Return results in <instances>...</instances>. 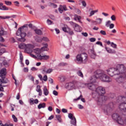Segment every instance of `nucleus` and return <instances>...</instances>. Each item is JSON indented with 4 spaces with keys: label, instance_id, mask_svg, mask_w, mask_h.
Wrapping results in <instances>:
<instances>
[{
    "label": "nucleus",
    "instance_id": "6",
    "mask_svg": "<svg viewBox=\"0 0 126 126\" xmlns=\"http://www.w3.org/2000/svg\"><path fill=\"white\" fill-rule=\"evenodd\" d=\"M116 69L121 75H126V67L124 64L118 65Z\"/></svg>",
    "mask_w": 126,
    "mask_h": 126
},
{
    "label": "nucleus",
    "instance_id": "13",
    "mask_svg": "<svg viewBox=\"0 0 126 126\" xmlns=\"http://www.w3.org/2000/svg\"><path fill=\"white\" fill-rule=\"evenodd\" d=\"M88 62V56L85 53H82V63H86Z\"/></svg>",
    "mask_w": 126,
    "mask_h": 126
},
{
    "label": "nucleus",
    "instance_id": "39",
    "mask_svg": "<svg viewBox=\"0 0 126 126\" xmlns=\"http://www.w3.org/2000/svg\"><path fill=\"white\" fill-rule=\"evenodd\" d=\"M49 6H52L54 8H57L58 5L52 2H49Z\"/></svg>",
    "mask_w": 126,
    "mask_h": 126
},
{
    "label": "nucleus",
    "instance_id": "37",
    "mask_svg": "<svg viewBox=\"0 0 126 126\" xmlns=\"http://www.w3.org/2000/svg\"><path fill=\"white\" fill-rule=\"evenodd\" d=\"M0 9L1 10H8V8L5 5H2V6H0Z\"/></svg>",
    "mask_w": 126,
    "mask_h": 126
},
{
    "label": "nucleus",
    "instance_id": "25",
    "mask_svg": "<svg viewBox=\"0 0 126 126\" xmlns=\"http://www.w3.org/2000/svg\"><path fill=\"white\" fill-rule=\"evenodd\" d=\"M36 91L37 92H38L39 96H42V90H41V87L40 86V85L37 86Z\"/></svg>",
    "mask_w": 126,
    "mask_h": 126
},
{
    "label": "nucleus",
    "instance_id": "33",
    "mask_svg": "<svg viewBox=\"0 0 126 126\" xmlns=\"http://www.w3.org/2000/svg\"><path fill=\"white\" fill-rule=\"evenodd\" d=\"M72 121H71V125H73V126H76V119L75 118V117H73V119H71Z\"/></svg>",
    "mask_w": 126,
    "mask_h": 126
},
{
    "label": "nucleus",
    "instance_id": "4",
    "mask_svg": "<svg viewBox=\"0 0 126 126\" xmlns=\"http://www.w3.org/2000/svg\"><path fill=\"white\" fill-rule=\"evenodd\" d=\"M113 120L114 121H116L119 125H125L126 124V121H124L125 118L123 117H121L120 115H119L118 113H114L112 116Z\"/></svg>",
    "mask_w": 126,
    "mask_h": 126
},
{
    "label": "nucleus",
    "instance_id": "17",
    "mask_svg": "<svg viewBox=\"0 0 126 126\" xmlns=\"http://www.w3.org/2000/svg\"><path fill=\"white\" fill-rule=\"evenodd\" d=\"M6 75V68H3L0 71V77L3 78Z\"/></svg>",
    "mask_w": 126,
    "mask_h": 126
},
{
    "label": "nucleus",
    "instance_id": "62",
    "mask_svg": "<svg viewBox=\"0 0 126 126\" xmlns=\"http://www.w3.org/2000/svg\"><path fill=\"white\" fill-rule=\"evenodd\" d=\"M91 53L92 55H96V53L94 51V49H92L91 50Z\"/></svg>",
    "mask_w": 126,
    "mask_h": 126
},
{
    "label": "nucleus",
    "instance_id": "54",
    "mask_svg": "<svg viewBox=\"0 0 126 126\" xmlns=\"http://www.w3.org/2000/svg\"><path fill=\"white\" fill-rule=\"evenodd\" d=\"M51 72H53V69L49 68L47 70L46 74L47 73H51Z\"/></svg>",
    "mask_w": 126,
    "mask_h": 126
},
{
    "label": "nucleus",
    "instance_id": "15",
    "mask_svg": "<svg viewBox=\"0 0 126 126\" xmlns=\"http://www.w3.org/2000/svg\"><path fill=\"white\" fill-rule=\"evenodd\" d=\"M37 59L40 60V61H42V60H44V61H47V60H49L50 59V56L49 55H43L41 56V55H37Z\"/></svg>",
    "mask_w": 126,
    "mask_h": 126
},
{
    "label": "nucleus",
    "instance_id": "3",
    "mask_svg": "<svg viewBox=\"0 0 126 126\" xmlns=\"http://www.w3.org/2000/svg\"><path fill=\"white\" fill-rule=\"evenodd\" d=\"M126 92L125 93V96H119L117 101L120 103L119 105V109L122 112H126Z\"/></svg>",
    "mask_w": 126,
    "mask_h": 126
},
{
    "label": "nucleus",
    "instance_id": "36",
    "mask_svg": "<svg viewBox=\"0 0 126 126\" xmlns=\"http://www.w3.org/2000/svg\"><path fill=\"white\" fill-rule=\"evenodd\" d=\"M96 24H101L102 23V21H103V19L98 18L96 19Z\"/></svg>",
    "mask_w": 126,
    "mask_h": 126
},
{
    "label": "nucleus",
    "instance_id": "40",
    "mask_svg": "<svg viewBox=\"0 0 126 126\" xmlns=\"http://www.w3.org/2000/svg\"><path fill=\"white\" fill-rule=\"evenodd\" d=\"M77 74L78 75V76H80V77H82L83 78L84 76H83V73H82V72L81 71L79 70L77 72Z\"/></svg>",
    "mask_w": 126,
    "mask_h": 126
},
{
    "label": "nucleus",
    "instance_id": "21",
    "mask_svg": "<svg viewBox=\"0 0 126 126\" xmlns=\"http://www.w3.org/2000/svg\"><path fill=\"white\" fill-rule=\"evenodd\" d=\"M74 20H75V21H77L78 20L79 23H82V22H81V16H78L76 14L74 15Z\"/></svg>",
    "mask_w": 126,
    "mask_h": 126
},
{
    "label": "nucleus",
    "instance_id": "30",
    "mask_svg": "<svg viewBox=\"0 0 126 126\" xmlns=\"http://www.w3.org/2000/svg\"><path fill=\"white\" fill-rule=\"evenodd\" d=\"M41 70H42L41 72L42 74H47V67L43 66L42 69Z\"/></svg>",
    "mask_w": 126,
    "mask_h": 126
},
{
    "label": "nucleus",
    "instance_id": "9",
    "mask_svg": "<svg viewBox=\"0 0 126 126\" xmlns=\"http://www.w3.org/2000/svg\"><path fill=\"white\" fill-rule=\"evenodd\" d=\"M104 109H103L104 113H108V112H110L112 110V108L114 107V104L113 102H111L107 106H103Z\"/></svg>",
    "mask_w": 126,
    "mask_h": 126
},
{
    "label": "nucleus",
    "instance_id": "55",
    "mask_svg": "<svg viewBox=\"0 0 126 126\" xmlns=\"http://www.w3.org/2000/svg\"><path fill=\"white\" fill-rule=\"evenodd\" d=\"M111 19L112 20V21H115L116 20V16L114 15L111 16Z\"/></svg>",
    "mask_w": 126,
    "mask_h": 126
},
{
    "label": "nucleus",
    "instance_id": "14",
    "mask_svg": "<svg viewBox=\"0 0 126 126\" xmlns=\"http://www.w3.org/2000/svg\"><path fill=\"white\" fill-rule=\"evenodd\" d=\"M21 38L16 37V39L19 41V42H24L25 41H26V39H25V37H26V33L25 32H21Z\"/></svg>",
    "mask_w": 126,
    "mask_h": 126
},
{
    "label": "nucleus",
    "instance_id": "63",
    "mask_svg": "<svg viewBox=\"0 0 126 126\" xmlns=\"http://www.w3.org/2000/svg\"><path fill=\"white\" fill-rule=\"evenodd\" d=\"M47 24H48V25H51L52 24V23H53V22H52V21L47 19Z\"/></svg>",
    "mask_w": 126,
    "mask_h": 126
},
{
    "label": "nucleus",
    "instance_id": "58",
    "mask_svg": "<svg viewBox=\"0 0 126 126\" xmlns=\"http://www.w3.org/2000/svg\"><path fill=\"white\" fill-rule=\"evenodd\" d=\"M90 42H95V41H96V38L94 37H92L90 38Z\"/></svg>",
    "mask_w": 126,
    "mask_h": 126
},
{
    "label": "nucleus",
    "instance_id": "2",
    "mask_svg": "<svg viewBox=\"0 0 126 126\" xmlns=\"http://www.w3.org/2000/svg\"><path fill=\"white\" fill-rule=\"evenodd\" d=\"M93 78H95V79L99 78L103 82H111L112 81V79L108 76L104 71L101 70H97L94 72V75L92 77L91 80H93Z\"/></svg>",
    "mask_w": 126,
    "mask_h": 126
},
{
    "label": "nucleus",
    "instance_id": "8",
    "mask_svg": "<svg viewBox=\"0 0 126 126\" xmlns=\"http://www.w3.org/2000/svg\"><path fill=\"white\" fill-rule=\"evenodd\" d=\"M69 23L73 28L74 31H76V32H81L82 29L80 27V26L78 25V24L72 21L69 22Z\"/></svg>",
    "mask_w": 126,
    "mask_h": 126
},
{
    "label": "nucleus",
    "instance_id": "29",
    "mask_svg": "<svg viewBox=\"0 0 126 126\" xmlns=\"http://www.w3.org/2000/svg\"><path fill=\"white\" fill-rule=\"evenodd\" d=\"M44 94L45 96H48L49 95V91L47 88V87H44L43 89Z\"/></svg>",
    "mask_w": 126,
    "mask_h": 126
},
{
    "label": "nucleus",
    "instance_id": "32",
    "mask_svg": "<svg viewBox=\"0 0 126 126\" xmlns=\"http://www.w3.org/2000/svg\"><path fill=\"white\" fill-rule=\"evenodd\" d=\"M42 108H46V103H40L38 105V109H42Z\"/></svg>",
    "mask_w": 126,
    "mask_h": 126
},
{
    "label": "nucleus",
    "instance_id": "64",
    "mask_svg": "<svg viewBox=\"0 0 126 126\" xmlns=\"http://www.w3.org/2000/svg\"><path fill=\"white\" fill-rule=\"evenodd\" d=\"M55 30L56 32V33L60 34V33L61 32L60 31V30H59L58 29L56 28V29H55Z\"/></svg>",
    "mask_w": 126,
    "mask_h": 126
},
{
    "label": "nucleus",
    "instance_id": "56",
    "mask_svg": "<svg viewBox=\"0 0 126 126\" xmlns=\"http://www.w3.org/2000/svg\"><path fill=\"white\" fill-rule=\"evenodd\" d=\"M5 3L6 5H11V2L9 1H5Z\"/></svg>",
    "mask_w": 126,
    "mask_h": 126
},
{
    "label": "nucleus",
    "instance_id": "41",
    "mask_svg": "<svg viewBox=\"0 0 126 126\" xmlns=\"http://www.w3.org/2000/svg\"><path fill=\"white\" fill-rule=\"evenodd\" d=\"M20 59L21 60V63L23 64V66H24V64L22 63V61H23V55H22V53H20Z\"/></svg>",
    "mask_w": 126,
    "mask_h": 126
},
{
    "label": "nucleus",
    "instance_id": "10",
    "mask_svg": "<svg viewBox=\"0 0 126 126\" xmlns=\"http://www.w3.org/2000/svg\"><path fill=\"white\" fill-rule=\"evenodd\" d=\"M33 49H34V45L32 44H27L25 49V52L28 54H31V53L33 52L32 50Z\"/></svg>",
    "mask_w": 126,
    "mask_h": 126
},
{
    "label": "nucleus",
    "instance_id": "1",
    "mask_svg": "<svg viewBox=\"0 0 126 126\" xmlns=\"http://www.w3.org/2000/svg\"><path fill=\"white\" fill-rule=\"evenodd\" d=\"M88 87L90 90L96 92V94L94 98L96 99L98 105H101L103 102L108 100V96L103 95L106 93L105 88L102 87H98V86L94 85L93 83L88 84Z\"/></svg>",
    "mask_w": 126,
    "mask_h": 126
},
{
    "label": "nucleus",
    "instance_id": "38",
    "mask_svg": "<svg viewBox=\"0 0 126 126\" xmlns=\"http://www.w3.org/2000/svg\"><path fill=\"white\" fill-rule=\"evenodd\" d=\"M35 40L38 43H41L42 41H43L42 37L37 36L35 39Z\"/></svg>",
    "mask_w": 126,
    "mask_h": 126
},
{
    "label": "nucleus",
    "instance_id": "47",
    "mask_svg": "<svg viewBox=\"0 0 126 126\" xmlns=\"http://www.w3.org/2000/svg\"><path fill=\"white\" fill-rule=\"evenodd\" d=\"M12 117L14 120V122H15V123H17V121H18L17 118H16V117H15V115H12Z\"/></svg>",
    "mask_w": 126,
    "mask_h": 126
},
{
    "label": "nucleus",
    "instance_id": "52",
    "mask_svg": "<svg viewBox=\"0 0 126 126\" xmlns=\"http://www.w3.org/2000/svg\"><path fill=\"white\" fill-rule=\"evenodd\" d=\"M4 91L3 87H2V85L0 84V92H3Z\"/></svg>",
    "mask_w": 126,
    "mask_h": 126
},
{
    "label": "nucleus",
    "instance_id": "31",
    "mask_svg": "<svg viewBox=\"0 0 126 126\" xmlns=\"http://www.w3.org/2000/svg\"><path fill=\"white\" fill-rule=\"evenodd\" d=\"M56 119L59 122V123H63V120L62 119V116L60 115H56Z\"/></svg>",
    "mask_w": 126,
    "mask_h": 126
},
{
    "label": "nucleus",
    "instance_id": "50",
    "mask_svg": "<svg viewBox=\"0 0 126 126\" xmlns=\"http://www.w3.org/2000/svg\"><path fill=\"white\" fill-rule=\"evenodd\" d=\"M68 117L69 119H70V120H73L74 116H73V115H72V114L69 113L68 115Z\"/></svg>",
    "mask_w": 126,
    "mask_h": 126
},
{
    "label": "nucleus",
    "instance_id": "26",
    "mask_svg": "<svg viewBox=\"0 0 126 126\" xmlns=\"http://www.w3.org/2000/svg\"><path fill=\"white\" fill-rule=\"evenodd\" d=\"M4 35H7V32L4 31L3 28H2L0 31V36H3Z\"/></svg>",
    "mask_w": 126,
    "mask_h": 126
},
{
    "label": "nucleus",
    "instance_id": "60",
    "mask_svg": "<svg viewBox=\"0 0 126 126\" xmlns=\"http://www.w3.org/2000/svg\"><path fill=\"white\" fill-rule=\"evenodd\" d=\"M43 80H44V81H47V80H48V76L46 75L43 76Z\"/></svg>",
    "mask_w": 126,
    "mask_h": 126
},
{
    "label": "nucleus",
    "instance_id": "61",
    "mask_svg": "<svg viewBox=\"0 0 126 126\" xmlns=\"http://www.w3.org/2000/svg\"><path fill=\"white\" fill-rule=\"evenodd\" d=\"M96 45H99L101 47H103V44L101 42V41H97L96 42Z\"/></svg>",
    "mask_w": 126,
    "mask_h": 126
},
{
    "label": "nucleus",
    "instance_id": "12",
    "mask_svg": "<svg viewBox=\"0 0 126 126\" xmlns=\"http://www.w3.org/2000/svg\"><path fill=\"white\" fill-rule=\"evenodd\" d=\"M67 7H66V5H60L59 7L58 8V11H59L60 13H63L64 11H67Z\"/></svg>",
    "mask_w": 126,
    "mask_h": 126
},
{
    "label": "nucleus",
    "instance_id": "23",
    "mask_svg": "<svg viewBox=\"0 0 126 126\" xmlns=\"http://www.w3.org/2000/svg\"><path fill=\"white\" fill-rule=\"evenodd\" d=\"M106 43L107 45H111L114 49H117V44H115L114 42H111L110 40H108V41H106Z\"/></svg>",
    "mask_w": 126,
    "mask_h": 126
},
{
    "label": "nucleus",
    "instance_id": "20",
    "mask_svg": "<svg viewBox=\"0 0 126 126\" xmlns=\"http://www.w3.org/2000/svg\"><path fill=\"white\" fill-rule=\"evenodd\" d=\"M48 46L49 45H48V43L44 44L43 47H41L40 49L42 52L48 51H49V48H48Z\"/></svg>",
    "mask_w": 126,
    "mask_h": 126
},
{
    "label": "nucleus",
    "instance_id": "46",
    "mask_svg": "<svg viewBox=\"0 0 126 126\" xmlns=\"http://www.w3.org/2000/svg\"><path fill=\"white\" fill-rule=\"evenodd\" d=\"M5 53V49L4 48H2L0 50V56H1L2 54Z\"/></svg>",
    "mask_w": 126,
    "mask_h": 126
},
{
    "label": "nucleus",
    "instance_id": "24",
    "mask_svg": "<svg viewBox=\"0 0 126 126\" xmlns=\"http://www.w3.org/2000/svg\"><path fill=\"white\" fill-rule=\"evenodd\" d=\"M83 96L82 94H81L79 97H78L77 98H75L74 99L73 101L74 102L75 101H78V100H81L82 102H83V103H85L86 101H85V99L84 98H82Z\"/></svg>",
    "mask_w": 126,
    "mask_h": 126
},
{
    "label": "nucleus",
    "instance_id": "7",
    "mask_svg": "<svg viewBox=\"0 0 126 126\" xmlns=\"http://www.w3.org/2000/svg\"><path fill=\"white\" fill-rule=\"evenodd\" d=\"M107 72L110 76H114V75H118L120 74V72H119L116 68H110L108 69Z\"/></svg>",
    "mask_w": 126,
    "mask_h": 126
},
{
    "label": "nucleus",
    "instance_id": "19",
    "mask_svg": "<svg viewBox=\"0 0 126 126\" xmlns=\"http://www.w3.org/2000/svg\"><path fill=\"white\" fill-rule=\"evenodd\" d=\"M29 103L30 105H34V104H38L39 100L38 99H34V98H31L29 100Z\"/></svg>",
    "mask_w": 126,
    "mask_h": 126
},
{
    "label": "nucleus",
    "instance_id": "42",
    "mask_svg": "<svg viewBox=\"0 0 126 126\" xmlns=\"http://www.w3.org/2000/svg\"><path fill=\"white\" fill-rule=\"evenodd\" d=\"M1 83H7V79L5 80V78L3 77V78H2V79L0 80Z\"/></svg>",
    "mask_w": 126,
    "mask_h": 126
},
{
    "label": "nucleus",
    "instance_id": "22",
    "mask_svg": "<svg viewBox=\"0 0 126 126\" xmlns=\"http://www.w3.org/2000/svg\"><path fill=\"white\" fill-rule=\"evenodd\" d=\"M105 49L107 53L109 54H116V50H113L109 47H105Z\"/></svg>",
    "mask_w": 126,
    "mask_h": 126
},
{
    "label": "nucleus",
    "instance_id": "48",
    "mask_svg": "<svg viewBox=\"0 0 126 126\" xmlns=\"http://www.w3.org/2000/svg\"><path fill=\"white\" fill-rule=\"evenodd\" d=\"M59 78L60 79V80L61 81V82H63L64 80H65V79L64 78V77L62 76V77H59Z\"/></svg>",
    "mask_w": 126,
    "mask_h": 126
},
{
    "label": "nucleus",
    "instance_id": "59",
    "mask_svg": "<svg viewBox=\"0 0 126 126\" xmlns=\"http://www.w3.org/2000/svg\"><path fill=\"white\" fill-rule=\"evenodd\" d=\"M82 4L83 5V6H84V7H86V2H85V1L83 0L82 1Z\"/></svg>",
    "mask_w": 126,
    "mask_h": 126
},
{
    "label": "nucleus",
    "instance_id": "11",
    "mask_svg": "<svg viewBox=\"0 0 126 126\" xmlns=\"http://www.w3.org/2000/svg\"><path fill=\"white\" fill-rule=\"evenodd\" d=\"M65 86V88L68 89V90H72L73 89H74V88L75 87L73 82L66 83Z\"/></svg>",
    "mask_w": 126,
    "mask_h": 126
},
{
    "label": "nucleus",
    "instance_id": "18",
    "mask_svg": "<svg viewBox=\"0 0 126 126\" xmlns=\"http://www.w3.org/2000/svg\"><path fill=\"white\" fill-rule=\"evenodd\" d=\"M76 60L79 63H82V53L78 54L76 57Z\"/></svg>",
    "mask_w": 126,
    "mask_h": 126
},
{
    "label": "nucleus",
    "instance_id": "43",
    "mask_svg": "<svg viewBox=\"0 0 126 126\" xmlns=\"http://www.w3.org/2000/svg\"><path fill=\"white\" fill-rule=\"evenodd\" d=\"M2 64H3L4 66H8V63H7V62L6 60H4L2 63Z\"/></svg>",
    "mask_w": 126,
    "mask_h": 126
},
{
    "label": "nucleus",
    "instance_id": "16",
    "mask_svg": "<svg viewBox=\"0 0 126 126\" xmlns=\"http://www.w3.org/2000/svg\"><path fill=\"white\" fill-rule=\"evenodd\" d=\"M28 26V25H25L23 27H20V28L18 29V31L16 32V34L17 36H21V33L22 32V29L24 28H25Z\"/></svg>",
    "mask_w": 126,
    "mask_h": 126
},
{
    "label": "nucleus",
    "instance_id": "28",
    "mask_svg": "<svg viewBox=\"0 0 126 126\" xmlns=\"http://www.w3.org/2000/svg\"><path fill=\"white\" fill-rule=\"evenodd\" d=\"M34 53L36 54V55H38L37 56H39V55H40L41 53H42V50L41 49L39 48H36L34 49Z\"/></svg>",
    "mask_w": 126,
    "mask_h": 126
},
{
    "label": "nucleus",
    "instance_id": "51",
    "mask_svg": "<svg viewBox=\"0 0 126 126\" xmlns=\"http://www.w3.org/2000/svg\"><path fill=\"white\" fill-rule=\"evenodd\" d=\"M63 31L64 32H66V33H68V32L67 31V28L65 27L62 28Z\"/></svg>",
    "mask_w": 126,
    "mask_h": 126
},
{
    "label": "nucleus",
    "instance_id": "53",
    "mask_svg": "<svg viewBox=\"0 0 126 126\" xmlns=\"http://www.w3.org/2000/svg\"><path fill=\"white\" fill-rule=\"evenodd\" d=\"M27 35L28 37H31V36H32V32L31 31H29L27 32Z\"/></svg>",
    "mask_w": 126,
    "mask_h": 126
},
{
    "label": "nucleus",
    "instance_id": "34",
    "mask_svg": "<svg viewBox=\"0 0 126 126\" xmlns=\"http://www.w3.org/2000/svg\"><path fill=\"white\" fill-rule=\"evenodd\" d=\"M96 12H98V9L95 10H92L90 13L89 17H91V16H93V15H94L95 13H96Z\"/></svg>",
    "mask_w": 126,
    "mask_h": 126
},
{
    "label": "nucleus",
    "instance_id": "27",
    "mask_svg": "<svg viewBox=\"0 0 126 126\" xmlns=\"http://www.w3.org/2000/svg\"><path fill=\"white\" fill-rule=\"evenodd\" d=\"M26 46H27V44H25V43H22L19 44L18 47L19 49H22V50L24 49L25 50V49L26 48Z\"/></svg>",
    "mask_w": 126,
    "mask_h": 126
},
{
    "label": "nucleus",
    "instance_id": "5",
    "mask_svg": "<svg viewBox=\"0 0 126 126\" xmlns=\"http://www.w3.org/2000/svg\"><path fill=\"white\" fill-rule=\"evenodd\" d=\"M126 75H120L116 79V81L126 89Z\"/></svg>",
    "mask_w": 126,
    "mask_h": 126
},
{
    "label": "nucleus",
    "instance_id": "45",
    "mask_svg": "<svg viewBox=\"0 0 126 126\" xmlns=\"http://www.w3.org/2000/svg\"><path fill=\"white\" fill-rule=\"evenodd\" d=\"M42 41H44L45 42H50V40L47 37H43Z\"/></svg>",
    "mask_w": 126,
    "mask_h": 126
},
{
    "label": "nucleus",
    "instance_id": "49",
    "mask_svg": "<svg viewBox=\"0 0 126 126\" xmlns=\"http://www.w3.org/2000/svg\"><path fill=\"white\" fill-rule=\"evenodd\" d=\"M110 24H111V21H108L106 22L105 26L106 27H109L110 26Z\"/></svg>",
    "mask_w": 126,
    "mask_h": 126
},
{
    "label": "nucleus",
    "instance_id": "57",
    "mask_svg": "<svg viewBox=\"0 0 126 126\" xmlns=\"http://www.w3.org/2000/svg\"><path fill=\"white\" fill-rule=\"evenodd\" d=\"M59 66H64L65 65H66V63H61L59 64Z\"/></svg>",
    "mask_w": 126,
    "mask_h": 126
},
{
    "label": "nucleus",
    "instance_id": "44",
    "mask_svg": "<svg viewBox=\"0 0 126 126\" xmlns=\"http://www.w3.org/2000/svg\"><path fill=\"white\" fill-rule=\"evenodd\" d=\"M99 33L101 34V35H103V36H106V35H107V33H106V31L103 30L100 31Z\"/></svg>",
    "mask_w": 126,
    "mask_h": 126
},
{
    "label": "nucleus",
    "instance_id": "35",
    "mask_svg": "<svg viewBox=\"0 0 126 126\" xmlns=\"http://www.w3.org/2000/svg\"><path fill=\"white\" fill-rule=\"evenodd\" d=\"M34 31L37 35H42V31H41V30H34Z\"/></svg>",
    "mask_w": 126,
    "mask_h": 126
}]
</instances>
